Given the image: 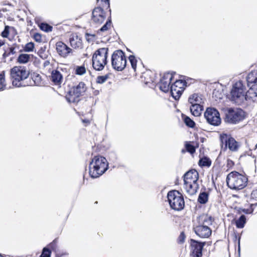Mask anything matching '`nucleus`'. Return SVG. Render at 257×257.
<instances>
[{"label": "nucleus", "mask_w": 257, "mask_h": 257, "mask_svg": "<svg viewBox=\"0 0 257 257\" xmlns=\"http://www.w3.org/2000/svg\"><path fill=\"white\" fill-rule=\"evenodd\" d=\"M188 101L191 105L202 104L203 103L202 95L197 93L191 95L189 98Z\"/></svg>", "instance_id": "nucleus-23"}, {"label": "nucleus", "mask_w": 257, "mask_h": 257, "mask_svg": "<svg viewBox=\"0 0 257 257\" xmlns=\"http://www.w3.org/2000/svg\"><path fill=\"white\" fill-rule=\"evenodd\" d=\"M220 139L222 143L224 142L225 146H227L231 151L235 152L238 150L239 144L233 138L225 134L221 136Z\"/></svg>", "instance_id": "nucleus-14"}, {"label": "nucleus", "mask_w": 257, "mask_h": 257, "mask_svg": "<svg viewBox=\"0 0 257 257\" xmlns=\"http://www.w3.org/2000/svg\"><path fill=\"white\" fill-rule=\"evenodd\" d=\"M111 65L113 69L121 71L126 65V59L124 53L121 50H116L111 56Z\"/></svg>", "instance_id": "nucleus-9"}, {"label": "nucleus", "mask_w": 257, "mask_h": 257, "mask_svg": "<svg viewBox=\"0 0 257 257\" xmlns=\"http://www.w3.org/2000/svg\"><path fill=\"white\" fill-rule=\"evenodd\" d=\"M199 163L201 166L209 167L211 165V162L209 158L207 157H204L199 160Z\"/></svg>", "instance_id": "nucleus-30"}, {"label": "nucleus", "mask_w": 257, "mask_h": 257, "mask_svg": "<svg viewBox=\"0 0 257 257\" xmlns=\"http://www.w3.org/2000/svg\"><path fill=\"white\" fill-rule=\"evenodd\" d=\"M185 147L187 151L190 154H192L195 152V147L193 145H192L190 143H186L185 145Z\"/></svg>", "instance_id": "nucleus-38"}, {"label": "nucleus", "mask_w": 257, "mask_h": 257, "mask_svg": "<svg viewBox=\"0 0 257 257\" xmlns=\"http://www.w3.org/2000/svg\"><path fill=\"white\" fill-rule=\"evenodd\" d=\"M240 250V246H239V240L238 241V250Z\"/></svg>", "instance_id": "nucleus-50"}, {"label": "nucleus", "mask_w": 257, "mask_h": 257, "mask_svg": "<svg viewBox=\"0 0 257 257\" xmlns=\"http://www.w3.org/2000/svg\"><path fill=\"white\" fill-rule=\"evenodd\" d=\"M111 26V21L108 20L106 23L100 29L101 32H105L107 31Z\"/></svg>", "instance_id": "nucleus-33"}, {"label": "nucleus", "mask_w": 257, "mask_h": 257, "mask_svg": "<svg viewBox=\"0 0 257 257\" xmlns=\"http://www.w3.org/2000/svg\"><path fill=\"white\" fill-rule=\"evenodd\" d=\"M16 53L15 47H11L10 48V51L9 52V54L14 55Z\"/></svg>", "instance_id": "nucleus-45"}, {"label": "nucleus", "mask_w": 257, "mask_h": 257, "mask_svg": "<svg viewBox=\"0 0 257 257\" xmlns=\"http://www.w3.org/2000/svg\"><path fill=\"white\" fill-rule=\"evenodd\" d=\"M51 254V250L47 247H44L43 249L42 253L40 255V257H50Z\"/></svg>", "instance_id": "nucleus-39"}, {"label": "nucleus", "mask_w": 257, "mask_h": 257, "mask_svg": "<svg viewBox=\"0 0 257 257\" xmlns=\"http://www.w3.org/2000/svg\"><path fill=\"white\" fill-rule=\"evenodd\" d=\"M186 82L182 80H176L170 87L172 96L175 99L178 100L184 90Z\"/></svg>", "instance_id": "nucleus-13"}, {"label": "nucleus", "mask_w": 257, "mask_h": 257, "mask_svg": "<svg viewBox=\"0 0 257 257\" xmlns=\"http://www.w3.org/2000/svg\"><path fill=\"white\" fill-rule=\"evenodd\" d=\"M85 37H86V40L88 42H91L94 41L95 37V35L94 34H90L89 33H86Z\"/></svg>", "instance_id": "nucleus-41"}, {"label": "nucleus", "mask_w": 257, "mask_h": 257, "mask_svg": "<svg viewBox=\"0 0 257 257\" xmlns=\"http://www.w3.org/2000/svg\"><path fill=\"white\" fill-rule=\"evenodd\" d=\"M205 242H198L194 239H191L192 257H201L202 255V251Z\"/></svg>", "instance_id": "nucleus-16"}, {"label": "nucleus", "mask_w": 257, "mask_h": 257, "mask_svg": "<svg viewBox=\"0 0 257 257\" xmlns=\"http://www.w3.org/2000/svg\"><path fill=\"white\" fill-rule=\"evenodd\" d=\"M9 55H10V54H9V53L7 54L6 52H5L3 54V56L4 57H6L7 56H8Z\"/></svg>", "instance_id": "nucleus-48"}, {"label": "nucleus", "mask_w": 257, "mask_h": 257, "mask_svg": "<svg viewBox=\"0 0 257 257\" xmlns=\"http://www.w3.org/2000/svg\"><path fill=\"white\" fill-rule=\"evenodd\" d=\"M69 42L73 48H81L82 47L81 38L76 33L70 35Z\"/></svg>", "instance_id": "nucleus-20"}, {"label": "nucleus", "mask_w": 257, "mask_h": 257, "mask_svg": "<svg viewBox=\"0 0 257 257\" xmlns=\"http://www.w3.org/2000/svg\"><path fill=\"white\" fill-rule=\"evenodd\" d=\"M86 72L85 68L83 66H77L76 68L75 73L77 75H83Z\"/></svg>", "instance_id": "nucleus-37"}, {"label": "nucleus", "mask_w": 257, "mask_h": 257, "mask_svg": "<svg viewBox=\"0 0 257 257\" xmlns=\"http://www.w3.org/2000/svg\"><path fill=\"white\" fill-rule=\"evenodd\" d=\"M108 76L107 75L104 76H98L96 78V82L99 84H102L104 83L108 79Z\"/></svg>", "instance_id": "nucleus-35"}, {"label": "nucleus", "mask_w": 257, "mask_h": 257, "mask_svg": "<svg viewBox=\"0 0 257 257\" xmlns=\"http://www.w3.org/2000/svg\"><path fill=\"white\" fill-rule=\"evenodd\" d=\"M184 122L185 123V124L190 127H194V125H195V123L188 116H185L184 118Z\"/></svg>", "instance_id": "nucleus-36"}, {"label": "nucleus", "mask_w": 257, "mask_h": 257, "mask_svg": "<svg viewBox=\"0 0 257 257\" xmlns=\"http://www.w3.org/2000/svg\"><path fill=\"white\" fill-rule=\"evenodd\" d=\"M186 236L184 232H181L178 238V242L179 243H182L185 241Z\"/></svg>", "instance_id": "nucleus-42"}, {"label": "nucleus", "mask_w": 257, "mask_h": 257, "mask_svg": "<svg viewBox=\"0 0 257 257\" xmlns=\"http://www.w3.org/2000/svg\"><path fill=\"white\" fill-rule=\"evenodd\" d=\"M34 39L37 42H41V36L39 34H36L34 35Z\"/></svg>", "instance_id": "nucleus-44"}, {"label": "nucleus", "mask_w": 257, "mask_h": 257, "mask_svg": "<svg viewBox=\"0 0 257 257\" xmlns=\"http://www.w3.org/2000/svg\"><path fill=\"white\" fill-rule=\"evenodd\" d=\"M105 19V12L101 8L97 7L93 9L91 17V21L93 23L96 24H101Z\"/></svg>", "instance_id": "nucleus-15"}, {"label": "nucleus", "mask_w": 257, "mask_h": 257, "mask_svg": "<svg viewBox=\"0 0 257 257\" xmlns=\"http://www.w3.org/2000/svg\"><path fill=\"white\" fill-rule=\"evenodd\" d=\"M10 27L8 26H6L5 29L2 32L1 35L4 38H7L9 34V29Z\"/></svg>", "instance_id": "nucleus-40"}, {"label": "nucleus", "mask_w": 257, "mask_h": 257, "mask_svg": "<svg viewBox=\"0 0 257 257\" xmlns=\"http://www.w3.org/2000/svg\"><path fill=\"white\" fill-rule=\"evenodd\" d=\"M250 199L257 201V190H254L250 194Z\"/></svg>", "instance_id": "nucleus-43"}, {"label": "nucleus", "mask_w": 257, "mask_h": 257, "mask_svg": "<svg viewBox=\"0 0 257 257\" xmlns=\"http://www.w3.org/2000/svg\"><path fill=\"white\" fill-rule=\"evenodd\" d=\"M57 53L62 57H66L71 52L72 50L62 42H58L56 44Z\"/></svg>", "instance_id": "nucleus-18"}, {"label": "nucleus", "mask_w": 257, "mask_h": 257, "mask_svg": "<svg viewBox=\"0 0 257 257\" xmlns=\"http://www.w3.org/2000/svg\"><path fill=\"white\" fill-rule=\"evenodd\" d=\"M82 122L84 123H89L90 121L88 119H82Z\"/></svg>", "instance_id": "nucleus-47"}, {"label": "nucleus", "mask_w": 257, "mask_h": 257, "mask_svg": "<svg viewBox=\"0 0 257 257\" xmlns=\"http://www.w3.org/2000/svg\"><path fill=\"white\" fill-rule=\"evenodd\" d=\"M255 148H257V144L255 145Z\"/></svg>", "instance_id": "nucleus-52"}, {"label": "nucleus", "mask_w": 257, "mask_h": 257, "mask_svg": "<svg viewBox=\"0 0 257 257\" xmlns=\"http://www.w3.org/2000/svg\"><path fill=\"white\" fill-rule=\"evenodd\" d=\"M5 42L3 40H0V48L5 44Z\"/></svg>", "instance_id": "nucleus-46"}, {"label": "nucleus", "mask_w": 257, "mask_h": 257, "mask_svg": "<svg viewBox=\"0 0 257 257\" xmlns=\"http://www.w3.org/2000/svg\"><path fill=\"white\" fill-rule=\"evenodd\" d=\"M33 58V55L22 53L20 54L18 58V62L21 64H25L32 60Z\"/></svg>", "instance_id": "nucleus-25"}, {"label": "nucleus", "mask_w": 257, "mask_h": 257, "mask_svg": "<svg viewBox=\"0 0 257 257\" xmlns=\"http://www.w3.org/2000/svg\"><path fill=\"white\" fill-rule=\"evenodd\" d=\"M246 80L249 89V95L252 94L250 97L254 100H257V71H252L249 73Z\"/></svg>", "instance_id": "nucleus-11"}, {"label": "nucleus", "mask_w": 257, "mask_h": 257, "mask_svg": "<svg viewBox=\"0 0 257 257\" xmlns=\"http://www.w3.org/2000/svg\"><path fill=\"white\" fill-rule=\"evenodd\" d=\"M168 200L170 207L175 210L183 209L185 202L182 195L178 191L172 190L168 193Z\"/></svg>", "instance_id": "nucleus-7"}, {"label": "nucleus", "mask_w": 257, "mask_h": 257, "mask_svg": "<svg viewBox=\"0 0 257 257\" xmlns=\"http://www.w3.org/2000/svg\"><path fill=\"white\" fill-rule=\"evenodd\" d=\"M34 49V44L32 42H29L26 44L24 47V51L27 52L33 51Z\"/></svg>", "instance_id": "nucleus-32"}, {"label": "nucleus", "mask_w": 257, "mask_h": 257, "mask_svg": "<svg viewBox=\"0 0 257 257\" xmlns=\"http://www.w3.org/2000/svg\"><path fill=\"white\" fill-rule=\"evenodd\" d=\"M32 82H30V85H35L37 86H39L41 84V76L39 74H34L32 76Z\"/></svg>", "instance_id": "nucleus-27"}, {"label": "nucleus", "mask_w": 257, "mask_h": 257, "mask_svg": "<svg viewBox=\"0 0 257 257\" xmlns=\"http://www.w3.org/2000/svg\"><path fill=\"white\" fill-rule=\"evenodd\" d=\"M208 193L206 192H201L198 196V201L201 204H205L208 200Z\"/></svg>", "instance_id": "nucleus-26"}, {"label": "nucleus", "mask_w": 257, "mask_h": 257, "mask_svg": "<svg viewBox=\"0 0 257 257\" xmlns=\"http://www.w3.org/2000/svg\"><path fill=\"white\" fill-rule=\"evenodd\" d=\"M190 111L192 114L195 116H199L203 109V107L202 104L198 105H191L190 108Z\"/></svg>", "instance_id": "nucleus-24"}, {"label": "nucleus", "mask_w": 257, "mask_h": 257, "mask_svg": "<svg viewBox=\"0 0 257 257\" xmlns=\"http://www.w3.org/2000/svg\"><path fill=\"white\" fill-rule=\"evenodd\" d=\"M183 178L184 183H197L198 173L195 170H190L184 175Z\"/></svg>", "instance_id": "nucleus-19"}, {"label": "nucleus", "mask_w": 257, "mask_h": 257, "mask_svg": "<svg viewBox=\"0 0 257 257\" xmlns=\"http://www.w3.org/2000/svg\"><path fill=\"white\" fill-rule=\"evenodd\" d=\"M108 167V163L104 157L95 156L89 163V175L92 178H98L104 173Z\"/></svg>", "instance_id": "nucleus-2"}, {"label": "nucleus", "mask_w": 257, "mask_h": 257, "mask_svg": "<svg viewBox=\"0 0 257 257\" xmlns=\"http://www.w3.org/2000/svg\"><path fill=\"white\" fill-rule=\"evenodd\" d=\"M204 117L208 123L218 126L221 123V118L218 111L214 108H207L204 112Z\"/></svg>", "instance_id": "nucleus-12"}, {"label": "nucleus", "mask_w": 257, "mask_h": 257, "mask_svg": "<svg viewBox=\"0 0 257 257\" xmlns=\"http://www.w3.org/2000/svg\"><path fill=\"white\" fill-rule=\"evenodd\" d=\"M6 86L5 71L0 73V90H3Z\"/></svg>", "instance_id": "nucleus-29"}, {"label": "nucleus", "mask_w": 257, "mask_h": 257, "mask_svg": "<svg viewBox=\"0 0 257 257\" xmlns=\"http://www.w3.org/2000/svg\"><path fill=\"white\" fill-rule=\"evenodd\" d=\"M59 68L52 71L51 80L56 85H59L63 80V75L59 70Z\"/></svg>", "instance_id": "nucleus-21"}, {"label": "nucleus", "mask_w": 257, "mask_h": 257, "mask_svg": "<svg viewBox=\"0 0 257 257\" xmlns=\"http://www.w3.org/2000/svg\"><path fill=\"white\" fill-rule=\"evenodd\" d=\"M40 28L42 30L46 32H51L52 30V27L45 23L41 24Z\"/></svg>", "instance_id": "nucleus-34"}, {"label": "nucleus", "mask_w": 257, "mask_h": 257, "mask_svg": "<svg viewBox=\"0 0 257 257\" xmlns=\"http://www.w3.org/2000/svg\"><path fill=\"white\" fill-rule=\"evenodd\" d=\"M257 205V203H254V204H251V205Z\"/></svg>", "instance_id": "nucleus-51"}, {"label": "nucleus", "mask_w": 257, "mask_h": 257, "mask_svg": "<svg viewBox=\"0 0 257 257\" xmlns=\"http://www.w3.org/2000/svg\"><path fill=\"white\" fill-rule=\"evenodd\" d=\"M246 223V217L244 215H241L238 219L236 221V226L237 228H242Z\"/></svg>", "instance_id": "nucleus-28"}, {"label": "nucleus", "mask_w": 257, "mask_h": 257, "mask_svg": "<svg viewBox=\"0 0 257 257\" xmlns=\"http://www.w3.org/2000/svg\"><path fill=\"white\" fill-rule=\"evenodd\" d=\"M249 96H253L252 94L249 95V90L246 91L243 82L238 81L232 85L228 98L231 102L238 105L243 103L245 101H257Z\"/></svg>", "instance_id": "nucleus-1"}, {"label": "nucleus", "mask_w": 257, "mask_h": 257, "mask_svg": "<svg viewBox=\"0 0 257 257\" xmlns=\"http://www.w3.org/2000/svg\"><path fill=\"white\" fill-rule=\"evenodd\" d=\"M86 90L85 84L82 82H79L69 92V95L66 97V99L69 102L77 103L79 101V97L84 93Z\"/></svg>", "instance_id": "nucleus-10"}, {"label": "nucleus", "mask_w": 257, "mask_h": 257, "mask_svg": "<svg viewBox=\"0 0 257 257\" xmlns=\"http://www.w3.org/2000/svg\"><path fill=\"white\" fill-rule=\"evenodd\" d=\"M197 220L198 225L194 227L195 233L200 237L208 238L212 232L211 229L209 227V225L212 223V217L207 215H203L200 216Z\"/></svg>", "instance_id": "nucleus-3"}, {"label": "nucleus", "mask_w": 257, "mask_h": 257, "mask_svg": "<svg viewBox=\"0 0 257 257\" xmlns=\"http://www.w3.org/2000/svg\"><path fill=\"white\" fill-rule=\"evenodd\" d=\"M247 182V178L237 172H231L228 174L226 183L228 186L231 189L240 190L243 189Z\"/></svg>", "instance_id": "nucleus-5"}, {"label": "nucleus", "mask_w": 257, "mask_h": 257, "mask_svg": "<svg viewBox=\"0 0 257 257\" xmlns=\"http://www.w3.org/2000/svg\"><path fill=\"white\" fill-rule=\"evenodd\" d=\"M128 60L131 63L132 68L135 71L137 68V60L134 55H131L128 57Z\"/></svg>", "instance_id": "nucleus-31"}, {"label": "nucleus", "mask_w": 257, "mask_h": 257, "mask_svg": "<svg viewBox=\"0 0 257 257\" xmlns=\"http://www.w3.org/2000/svg\"><path fill=\"white\" fill-rule=\"evenodd\" d=\"M29 75V71L24 66H15L11 70L12 84L16 87L25 86L24 80Z\"/></svg>", "instance_id": "nucleus-4"}, {"label": "nucleus", "mask_w": 257, "mask_h": 257, "mask_svg": "<svg viewBox=\"0 0 257 257\" xmlns=\"http://www.w3.org/2000/svg\"><path fill=\"white\" fill-rule=\"evenodd\" d=\"M184 186L187 193L191 195L196 194L199 188L197 183H184Z\"/></svg>", "instance_id": "nucleus-22"}, {"label": "nucleus", "mask_w": 257, "mask_h": 257, "mask_svg": "<svg viewBox=\"0 0 257 257\" xmlns=\"http://www.w3.org/2000/svg\"><path fill=\"white\" fill-rule=\"evenodd\" d=\"M173 78V76L170 73L165 74L160 80L159 87L161 90L164 92H168L170 89V84Z\"/></svg>", "instance_id": "nucleus-17"}, {"label": "nucleus", "mask_w": 257, "mask_h": 257, "mask_svg": "<svg viewBox=\"0 0 257 257\" xmlns=\"http://www.w3.org/2000/svg\"><path fill=\"white\" fill-rule=\"evenodd\" d=\"M244 118L245 112L240 108H228L225 111V121L229 123H237Z\"/></svg>", "instance_id": "nucleus-8"}, {"label": "nucleus", "mask_w": 257, "mask_h": 257, "mask_svg": "<svg viewBox=\"0 0 257 257\" xmlns=\"http://www.w3.org/2000/svg\"><path fill=\"white\" fill-rule=\"evenodd\" d=\"M56 239H55V240H54L53 241V242H52V243H51L50 244V245H52L54 243L56 242Z\"/></svg>", "instance_id": "nucleus-49"}, {"label": "nucleus", "mask_w": 257, "mask_h": 257, "mask_svg": "<svg viewBox=\"0 0 257 257\" xmlns=\"http://www.w3.org/2000/svg\"><path fill=\"white\" fill-rule=\"evenodd\" d=\"M108 50L107 48H101L93 54L92 58V67L95 70H102L107 64Z\"/></svg>", "instance_id": "nucleus-6"}]
</instances>
